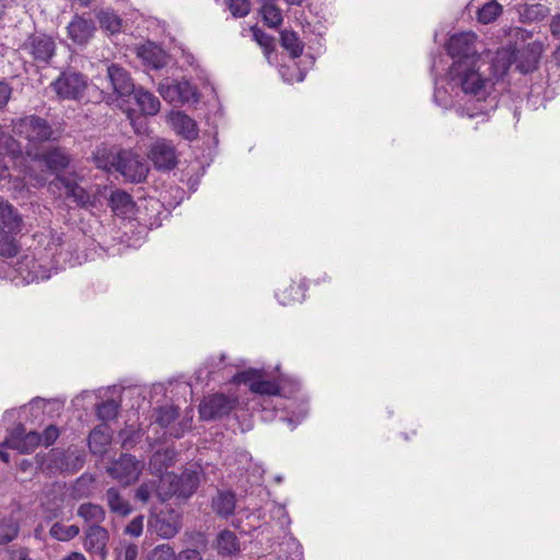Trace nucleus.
<instances>
[{
    "mask_svg": "<svg viewBox=\"0 0 560 560\" xmlns=\"http://www.w3.org/2000/svg\"><path fill=\"white\" fill-rule=\"evenodd\" d=\"M231 14L235 18H244L250 12L249 0H224Z\"/></svg>",
    "mask_w": 560,
    "mask_h": 560,
    "instance_id": "47",
    "label": "nucleus"
},
{
    "mask_svg": "<svg viewBox=\"0 0 560 560\" xmlns=\"http://www.w3.org/2000/svg\"><path fill=\"white\" fill-rule=\"evenodd\" d=\"M96 19L100 23L101 28L110 34H117L121 31L122 20L112 9H106V10L100 11L96 14Z\"/></svg>",
    "mask_w": 560,
    "mask_h": 560,
    "instance_id": "32",
    "label": "nucleus"
},
{
    "mask_svg": "<svg viewBox=\"0 0 560 560\" xmlns=\"http://www.w3.org/2000/svg\"><path fill=\"white\" fill-rule=\"evenodd\" d=\"M21 49L32 59L42 65H48L56 54V43L46 34H31L23 43Z\"/></svg>",
    "mask_w": 560,
    "mask_h": 560,
    "instance_id": "11",
    "label": "nucleus"
},
{
    "mask_svg": "<svg viewBox=\"0 0 560 560\" xmlns=\"http://www.w3.org/2000/svg\"><path fill=\"white\" fill-rule=\"evenodd\" d=\"M68 36L75 44H86L95 32L92 19H85L75 14L67 26Z\"/></svg>",
    "mask_w": 560,
    "mask_h": 560,
    "instance_id": "18",
    "label": "nucleus"
},
{
    "mask_svg": "<svg viewBox=\"0 0 560 560\" xmlns=\"http://www.w3.org/2000/svg\"><path fill=\"white\" fill-rule=\"evenodd\" d=\"M20 525L13 518H0V546L8 545L16 539Z\"/></svg>",
    "mask_w": 560,
    "mask_h": 560,
    "instance_id": "38",
    "label": "nucleus"
},
{
    "mask_svg": "<svg viewBox=\"0 0 560 560\" xmlns=\"http://www.w3.org/2000/svg\"><path fill=\"white\" fill-rule=\"evenodd\" d=\"M179 416L178 407L164 406L158 409V416L155 422L161 428L170 427Z\"/></svg>",
    "mask_w": 560,
    "mask_h": 560,
    "instance_id": "43",
    "label": "nucleus"
},
{
    "mask_svg": "<svg viewBox=\"0 0 560 560\" xmlns=\"http://www.w3.org/2000/svg\"><path fill=\"white\" fill-rule=\"evenodd\" d=\"M12 96V86L4 80H0V110L9 103Z\"/></svg>",
    "mask_w": 560,
    "mask_h": 560,
    "instance_id": "50",
    "label": "nucleus"
},
{
    "mask_svg": "<svg viewBox=\"0 0 560 560\" xmlns=\"http://www.w3.org/2000/svg\"><path fill=\"white\" fill-rule=\"evenodd\" d=\"M199 475L195 470L185 469L180 474L166 472L161 477L159 498L166 501L172 497L188 499L199 487Z\"/></svg>",
    "mask_w": 560,
    "mask_h": 560,
    "instance_id": "2",
    "label": "nucleus"
},
{
    "mask_svg": "<svg viewBox=\"0 0 560 560\" xmlns=\"http://www.w3.org/2000/svg\"><path fill=\"white\" fill-rule=\"evenodd\" d=\"M132 95L143 115L154 116L160 112L161 102L152 92L139 86Z\"/></svg>",
    "mask_w": 560,
    "mask_h": 560,
    "instance_id": "25",
    "label": "nucleus"
},
{
    "mask_svg": "<svg viewBox=\"0 0 560 560\" xmlns=\"http://www.w3.org/2000/svg\"><path fill=\"white\" fill-rule=\"evenodd\" d=\"M12 177L9 167L0 164V183Z\"/></svg>",
    "mask_w": 560,
    "mask_h": 560,
    "instance_id": "58",
    "label": "nucleus"
},
{
    "mask_svg": "<svg viewBox=\"0 0 560 560\" xmlns=\"http://www.w3.org/2000/svg\"><path fill=\"white\" fill-rule=\"evenodd\" d=\"M58 180L65 188L66 197L72 199L77 206L84 208L91 203L90 194L74 180L68 177H58Z\"/></svg>",
    "mask_w": 560,
    "mask_h": 560,
    "instance_id": "26",
    "label": "nucleus"
},
{
    "mask_svg": "<svg viewBox=\"0 0 560 560\" xmlns=\"http://www.w3.org/2000/svg\"><path fill=\"white\" fill-rule=\"evenodd\" d=\"M520 34H521L522 38H527V37L532 36L530 32L518 28L516 35L518 36Z\"/></svg>",
    "mask_w": 560,
    "mask_h": 560,
    "instance_id": "61",
    "label": "nucleus"
},
{
    "mask_svg": "<svg viewBox=\"0 0 560 560\" xmlns=\"http://www.w3.org/2000/svg\"><path fill=\"white\" fill-rule=\"evenodd\" d=\"M0 459L8 464L10 462V455L8 452L0 450Z\"/></svg>",
    "mask_w": 560,
    "mask_h": 560,
    "instance_id": "60",
    "label": "nucleus"
},
{
    "mask_svg": "<svg viewBox=\"0 0 560 560\" xmlns=\"http://www.w3.org/2000/svg\"><path fill=\"white\" fill-rule=\"evenodd\" d=\"M70 156L63 148L54 147L43 152L37 150L32 152L31 162L44 163L47 170L58 173L66 170L70 164Z\"/></svg>",
    "mask_w": 560,
    "mask_h": 560,
    "instance_id": "13",
    "label": "nucleus"
},
{
    "mask_svg": "<svg viewBox=\"0 0 560 560\" xmlns=\"http://www.w3.org/2000/svg\"><path fill=\"white\" fill-rule=\"evenodd\" d=\"M51 89L61 100L80 101L88 90V78L74 71H63L51 82Z\"/></svg>",
    "mask_w": 560,
    "mask_h": 560,
    "instance_id": "7",
    "label": "nucleus"
},
{
    "mask_svg": "<svg viewBox=\"0 0 560 560\" xmlns=\"http://www.w3.org/2000/svg\"><path fill=\"white\" fill-rule=\"evenodd\" d=\"M264 23L268 27L276 28L283 22L281 10L271 2H265L260 9Z\"/></svg>",
    "mask_w": 560,
    "mask_h": 560,
    "instance_id": "36",
    "label": "nucleus"
},
{
    "mask_svg": "<svg viewBox=\"0 0 560 560\" xmlns=\"http://www.w3.org/2000/svg\"><path fill=\"white\" fill-rule=\"evenodd\" d=\"M160 490L161 483L158 486L155 480L144 481L137 488L135 499L142 503H147L153 493L159 495Z\"/></svg>",
    "mask_w": 560,
    "mask_h": 560,
    "instance_id": "44",
    "label": "nucleus"
},
{
    "mask_svg": "<svg viewBox=\"0 0 560 560\" xmlns=\"http://www.w3.org/2000/svg\"><path fill=\"white\" fill-rule=\"evenodd\" d=\"M119 407V404H117L114 399H107L97 405L96 416L100 420L103 421V423L114 420L118 416Z\"/></svg>",
    "mask_w": 560,
    "mask_h": 560,
    "instance_id": "41",
    "label": "nucleus"
},
{
    "mask_svg": "<svg viewBox=\"0 0 560 560\" xmlns=\"http://www.w3.org/2000/svg\"><path fill=\"white\" fill-rule=\"evenodd\" d=\"M59 434H60L59 429L56 425L50 424L40 434L42 443L45 446H50L59 438Z\"/></svg>",
    "mask_w": 560,
    "mask_h": 560,
    "instance_id": "49",
    "label": "nucleus"
},
{
    "mask_svg": "<svg viewBox=\"0 0 560 560\" xmlns=\"http://www.w3.org/2000/svg\"><path fill=\"white\" fill-rule=\"evenodd\" d=\"M502 5L495 1L485 3L477 12V19L482 24H489L495 21L502 14Z\"/></svg>",
    "mask_w": 560,
    "mask_h": 560,
    "instance_id": "37",
    "label": "nucleus"
},
{
    "mask_svg": "<svg viewBox=\"0 0 560 560\" xmlns=\"http://www.w3.org/2000/svg\"><path fill=\"white\" fill-rule=\"evenodd\" d=\"M555 60L560 63V47L553 52Z\"/></svg>",
    "mask_w": 560,
    "mask_h": 560,
    "instance_id": "63",
    "label": "nucleus"
},
{
    "mask_svg": "<svg viewBox=\"0 0 560 560\" xmlns=\"http://www.w3.org/2000/svg\"><path fill=\"white\" fill-rule=\"evenodd\" d=\"M138 556V547L135 545H129L125 549L124 559L125 560H136Z\"/></svg>",
    "mask_w": 560,
    "mask_h": 560,
    "instance_id": "57",
    "label": "nucleus"
},
{
    "mask_svg": "<svg viewBox=\"0 0 560 560\" xmlns=\"http://www.w3.org/2000/svg\"><path fill=\"white\" fill-rule=\"evenodd\" d=\"M108 205L116 215L121 217L132 213L136 206L132 197L124 190L113 191Z\"/></svg>",
    "mask_w": 560,
    "mask_h": 560,
    "instance_id": "28",
    "label": "nucleus"
},
{
    "mask_svg": "<svg viewBox=\"0 0 560 560\" xmlns=\"http://www.w3.org/2000/svg\"><path fill=\"white\" fill-rule=\"evenodd\" d=\"M236 495L231 490H218L211 500V510L213 513L224 520H228L235 513Z\"/></svg>",
    "mask_w": 560,
    "mask_h": 560,
    "instance_id": "19",
    "label": "nucleus"
},
{
    "mask_svg": "<svg viewBox=\"0 0 560 560\" xmlns=\"http://www.w3.org/2000/svg\"><path fill=\"white\" fill-rule=\"evenodd\" d=\"M21 231L0 232V257L9 259L14 258L21 250L18 235Z\"/></svg>",
    "mask_w": 560,
    "mask_h": 560,
    "instance_id": "30",
    "label": "nucleus"
},
{
    "mask_svg": "<svg viewBox=\"0 0 560 560\" xmlns=\"http://www.w3.org/2000/svg\"><path fill=\"white\" fill-rule=\"evenodd\" d=\"M144 516L138 515L133 517L125 528V534L131 537H139L143 532Z\"/></svg>",
    "mask_w": 560,
    "mask_h": 560,
    "instance_id": "48",
    "label": "nucleus"
},
{
    "mask_svg": "<svg viewBox=\"0 0 560 560\" xmlns=\"http://www.w3.org/2000/svg\"><path fill=\"white\" fill-rule=\"evenodd\" d=\"M149 158L154 167L161 171H171L177 164L175 148L165 140H159L152 145Z\"/></svg>",
    "mask_w": 560,
    "mask_h": 560,
    "instance_id": "16",
    "label": "nucleus"
},
{
    "mask_svg": "<svg viewBox=\"0 0 560 560\" xmlns=\"http://www.w3.org/2000/svg\"><path fill=\"white\" fill-rule=\"evenodd\" d=\"M120 160V150L105 144L98 145L93 153V161L97 168L106 172H116Z\"/></svg>",
    "mask_w": 560,
    "mask_h": 560,
    "instance_id": "21",
    "label": "nucleus"
},
{
    "mask_svg": "<svg viewBox=\"0 0 560 560\" xmlns=\"http://www.w3.org/2000/svg\"><path fill=\"white\" fill-rule=\"evenodd\" d=\"M148 527L159 537L171 539L175 537L182 528V514L172 508L152 512L148 520Z\"/></svg>",
    "mask_w": 560,
    "mask_h": 560,
    "instance_id": "8",
    "label": "nucleus"
},
{
    "mask_svg": "<svg viewBox=\"0 0 560 560\" xmlns=\"http://www.w3.org/2000/svg\"><path fill=\"white\" fill-rule=\"evenodd\" d=\"M476 42L477 35L474 32H462L450 37L445 49L453 62H475L479 61Z\"/></svg>",
    "mask_w": 560,
    "mask_h": 560,
    "instance_id": "6",
    "label": "nucleus"
},
{
    "mask_svg": "<svg viewBox=\"0 0 560 560\" xmlns=\"http://www.w3.org/2000/svg\"><path fill=\"white\" fill-rule=\"evenodd\" d=\"M10 560H32L28 550L24 547L13 548L9 550Z\"/></svg>",
    "mask_w": 560,
    "mask_h": 560,
    "instance_id": "53",
    "label": "nucleus"
},
{
    "mask_svg": "<svg viewBox=\"0 0 560 560\" xmlns=\"http://www.w3.org/2000/svg\"><path fill=\"white\" fill-rule=\"evenodd\" d=\"M33 149L27 148L25 152L22 151L21 143L10 133H5L0 144V153L8 155L14 164V167L19 170L18 178L34 179L37 185H43L45 178L42 175H37L32 166L30 165V159L32 156Z\"/></svg>",
    "mask_w": 560,
    "mask_h": 560,
    "instance_id": "4",
    "label": "nucleus"
},
{
    "mask_svg": "<svg viewBox=\"0 0 560 560\" xmlns=\"http://www.w3.org/2000/svg\"><path fill=\"white\" fill-rule=\"evenodd\" d=\"M106 72L113 90L110 94H107V101L128 103L137 89L130 72L118 63H110Z\"/></svg>",
    "mask_w": 560,
    "mask_h": 560,
    "instance_id": "5",
    "label": "nucleus"
},
{
    "mask_svg": "<svg viewBox=\"0 0 560 560\" xmlns=\"http://www.w3.org/2000/svg\"><path fill=\"white\" fill-rule=\"evenodd\" d=\"M40 444V434L36 431L25 432L22 425L16 427L5 439V445L8 447L16 450L22 454L32 453Z\"/></svg>",
    "mask_w": 560,
    "mask_h": 560,
    "instance_id": "15",
    "label": "nucleus"
},
{
    "mask_svg": "<svg viewBox=\"0 0 560 560\" xmlns=\"http://www.w3.org/2000/svg\"><path fill=\"white\" fill-rule=\"evenodd\" d=\"M250 32L254 40L262 48L265 56L269 58L275 50V38L256 25L250 27Z\"/></svg>",
    "mask_w": 560,
    "mask_h": 560,
    "instance_id": "39",
    "label": "nucleus"
},
{
    "mask_svg": "<svg viewBox=\"0 0 560 560\" xmlns=\"http://www.w3.org/2000/svg\"><path fill=\"white\" fill-rule=\"evenodd\" d=\"M112 436L113 431L107 423L96 425L89 434L90 451L95 455H103L112 442Z\"/></svg>",
    "mask_w": 560,
    "mask_h": 560,
    "instance_id": "20",
    "label": "nucleus"
},
{
    "mask_svg": "<svg viewBox=\"0 0 560 560\" xmlns=\"http://www.w3.org/2000/svg\"><path fill=\"white\" fill-rule=\"evenodd\" d=\"M170 122L174 131L186 140H194L198 137L196 121L183 112L172 113Z\"/></svg>",
    "mask_w": 560,
    "mask_h": 560,
    "instance_id": "22",
    "label": "nucleus"
},
{
    "mask_svg": "<svg viewBox=\"0 0 560 560\" xmlns=\"http://www.w3.org/2000/svg\"><path fill=\"white\" fill-rule=\"evenodd\" d=\"M280 44L293 59L299 58L303 54L304 44L294 31L283 30L280 33Z\"/></svg>",
    "mask_w": 560,
    "mask_h": 560,
    "instance_id": "33",
    "label": "nucleus"
},
{
    "mask_svg": "<svg viewBox=\"0 0 560 560\" xmlns=\"http://www.w3.org/2000/svg\"><path fill=\"white\" fill-rule=\"evenodd\" d=\"M63 560H86V558L81 552L72 551Z\"/></svg>",
    "mask_w": 560,
    "mask_h": 560,
    "instance_id": "59",
    "label": "nucleus"
},
{
    "mask_svg": "<svg viewBox=\"0 0 560 560\" xmlns=\"http://www.w3.org/2000/svg\"><path fill=\"white\" fill-rule=\"evenodd\" d=\"M108 540V530L101 525L94 524V526H88L85 529L83 546L88 552L105 558Z\"/></svg>",
    "mask_w": 560,
    "mask_h": 560,
    "instance_id": "17",
    "label": "nucleus"
},
{
    "mask_svg": "<svg viewBox=\"0 0 560 560\" xmlns=\"http://www.w3.org/2000/svg\"><path fill=\"white\" fill-rule=\"evenodd\" d=\"M62 513V510L60 506H56L52 509H45V520L52 521L55 518H58Z\"/></svg>",
    "mask_w": 560,
    "mask_h": 560,
    "instance_id": "55",
    "label": "nucleus"
},
{
    "mask_svg": "<svg viewBox=\"0 0 560 560\" xmlns=\"http://www.w3.org/2000/svg\"><path fill=\"white\" fill-rule=\"evenodd\" d=\"M77 515L89 526H94V524L101 525L105 521L106 512L102 505L86 502L79 505Z\"/></svg>",
    "mask_w": 560,
    "mask_h": 560,
    "instance_id": "29",
    "label": "nucleus"
},
{
    "mask_svg": "<svg viewBox=\"0 0 560 560\" xmlns=\"http://www.w3.org/2000/svg\"><path fill=\"white\" fill-rule=\"evenodd\" d=\"M23 220L18 210L0 199V232L22 231Z\"/></svg>",
    "mask_w": 560,
    "mask_h": 560,
    "instance_id": "24",
    "label": "nucleus"
},
{
    "mask_svg": "<svg viewBox=\"0 0 560 560\" xmlns=\"http://www.w3.org/2000/svg\"><path fill=\"white\" fill-rule=\"evenodd\" d=\"M143 468L144 464L142 460L137 459L131 454L124 453L112 463L107 471L121 486L128 487L138 481Z\"/></svg>",
    "mask_w": 560,
    "mask_h": 560,
    "instance_id": "9",
    "label": "nucleus"
},
{
    "mask_svg": "<svg viewBox=\"0 0 560 560\" xmlns=\"http://www.w3.org/2000/svg\"><path fill=\"white\" fill-rule=\"evenodd\" d=\"M176 560H202L200 552L194 548H186L175 553Z\"/></svg>",
    "mask_w": 560,
    "mask_h": 560,
    "instance_id": "52",
    "label": "nucleus"
},
{
    "mask_svg": "<svg viewBox=\"0 0 560 560\" xmlns=\"http://www.w3.org/2000/svg\"><path fill=\"white\" fill-rule=\"evenodd\" d=\"M307 284L304 278H294L284 281L278 288L276 298L283 306L301 303L305 299Z\"/></svg>",
    "mask_w": 560,
    "mask_h": 560,
    "instance_id": "14",
    "label": "nucleus"
},
{
    "mask_svg": "<svg viewBox=\"0 0 560 560\" xmlns=\"http://www.w3.org/2000/svg\"><path fill=\"white\" fill-rule=\"evenodd\" d=\"M106 502L109 511L121 517L128 516L132 512V506L119 492L117 488H109L105 492Z\"/></svg>",
    "mask_w": 560,
    "mask_h": 560,
    "instance_id": "27",
    "label": "nucleus"
},
{
    "mask_svg": "<svg viewBox=\"0 0 560 560\" xmlns=\"http://www.w3.org/2000/svg\"><path fill=\"white\" fill-rule=\"evenodd\" d=\"M80 533V528L78 525H65L60 522H56L49 529V535L51 538L58 541H69L77 537Z\"/></svg>",
    "mask_w": 560,
    "mask_h": 560,
    "instance_id": "35",
    "label": "nucleus"
},
{
    "mask_svg": "<svg viewBox=\"0 0 560 560\" xmlns=\"http://www.w3.org/2000/svg\"><path fill=\"white\" fill-rule=\"evenodd\" d=\"M478 62H453L448 69V78L463 93L482 101L490 94L493 82L480 72Z\"/></svg>",
    "mask_w": 560,
    "mask_h": 560,
    "instance_id": "1",
    "label": "nucleus"
},
{
    "mask_svg": "<svg viewBox=\"0 0 560 560\" xmlns=\"http://www.w3.org/2000/svg\"><path fill=\"white\" fill-rule=\"evenodd\" d=\"M261 377H262V374L259 370L248 369V370L236 373L232 377V382L234 384H245L248 386L249 390L252 392V386L257 384Z\"/></svg>",
    "mask_w": 560,
    "mask_h": 560,
    "instance_id": "42",
    "label": "nucleus"
},
{
    "mask_svg": "<svg viewBox=\"0 0 560 560\" xmlns=\"http://www.w3.org/2000/svg\"><path fill=\"white\" fill-rule=\"evenodd\" d=\"M171 92L177 94L179 100L183 101V102L189 101L190 94H194L192 93V86L187 81H185V82H177L173 86H167L166 88V93L164 92V88L163 86L161 89V94H162V96L164 98L168 97Z\"/></svg>",
    "mask_w": 560,
    "mask_h": 560,
    "instance_id": "45",
    "label": "nucleus"
},
{
    "mask_svg": "<svg viewBox=\"0 0 560 560\" xmlns=\"http://www.w3.org/2000/svg\"><path fill=\"white\" fill-rule=\"evenodd\" d=\"M518 13L523 23L539 22L546 18L548 8L540 3L523 4L518 9Z\"/></svg>",
    "mask_w": 560,
    "mask_h": 560,
    "instance_id": "34",
    "label": "nucleus"
},
{
    "mask_svg": "<svg viewBox=\"0 0 560 560\" xmlns=\"http://www.w3.org/2000/svg\"><path fill=\"white\" fill-rule=\"evenodd\" d=\"M147 560H176L175 550L170 544H161L154 547Z\"/></svg>",
    "mask_w": 560,
    "mask_h": 560,
    "instance_id": "46",
    "label": "nucleus"
},
{
    "mask_svg": "<svg viewBox=\"0 0 560 560\" xmlns=\"http://www.w3.org/2000/svg\"><path fill=\"white\" fill-rule=\"evenodd\" d=\"M106 98L104 91H100L95 102H100Z\"/></svg>",
    "mask_w": 560,
    "mask_h": 560,
    "instance_id": "64",
    "label": "nucleus"
},
{
    "mask_svg": "<svg viewBox=\"0 0 560 560\" xmlns=\"http://www.w3.org/2000/svg\"><path fill=\"white\" fill-rule=\"evenodd\" d=\"M137 56L147 67L152 69H161L165 66V54L163 49L152 42L140 45L137 48Z\"/></svg>",
    "mask_w": 560,
    "mask_h": 560,
    "instance_id": "23",
    "label": "nucleus"
},
{
    "mask_svg": "<svg viewBox=\"0 0 560 560\" xmlns=\"http://www.w3.org/2000/svg\"><path fill=\"white\" fill-rule=\"evenodd\" d=\"M281 386L276 380H264L252 386V393L258 394L261 396H280L281 395Z\"/></svg>",
    "mask_w": 560,
    "mask_h": 560,
    "instance_id": "40",
    "label": "nucleus"
},
{
    "mask_svg": "<svg viewBox=\"0 0 560 560\" xmlns=\"http://www.w3.org/2000/svg\"><path fill=\"white\" fill-rule=\"evenodd\" d=\"M550 32L553 37L560 38V14L552 19L550 23Z\"/></svg>",
    "mask_w": 560,
    "mask_h": 560,
    "instance_id": "56",
    "label": "nucleus"
},
{
    "mask_svg": "<svg viewBox=\"0 0 560 560\" xmlns=\"http://www.w3.org/2000/svg\"><path fill=\"white\" fill-rule=\"evenodd\" d=\"M307 401L301 400V402L299 404V412L295 419L293 417H288L285 420L292 428H294L301 420H303L307 416Z\"/></svg>",
    "mask_w": 560,
    "mask_h": 560,
    "instance_id": "51",
    "label": "nucleus"
},
{
    "mask_svg": "<svg viewBox=\"0 0 560 560\" xmlns=\"http://www.w3.org/2000/svg\"><path fill=\"white\" fill-rule=\"evenodd\" d=\"M217 549L220 556H232L240 551V542L235 533L222 530L217 537Z\"/></svg>",
    "mask_w": 560,
    "mask_h": 560,
    "instance_id": "31",
    "label": "nucleus"
},
{
    "mask_svg": "<svg viewBox=\"0 0 560 560\" xmlns=\"http://www.w3.org/2000/svg\"><path fill=\"white\" fill-rule=\"evenodd\" d=\"M528 50L534 57V63L537 65L538 58L542 51V44L540 42H533L528 45ZM536 66H534L535 68Z\"/></svg>",
    "mask_w": 560,
    "mask_h": 560,
    "instance_id": "54",
    "label": "nucleus"
},
{
    "mask_svg": "<svg viewBox=\"0 0 560 560\" xmlns=\"http://www.w3.org/2000/svg\"><path fill=\"white\" fill-rule=\"evenodd\" d=\"M238 405L236 396L222 393L206 396L199 405V415L202 420H215L229 416Z\"/></svg>",
    "mask_w": 560,
    "mask_h": 560,
    "instance_id": "10",
    "label": "nucleus"
},
{
    "mask_svg": "<svg viewBox=\"0 0 560 560\" xmlns=\"http://www.w3.org/2000/svg\"><path fill=\"white\" fill-rule=\"evenodd\" d=\"M284 1L288 2L289 4L300 5V4H302V2L304 0H284Z\"/></svg>",
    "mask_w": 560,
    "mask_h": 560,
    "instance_id": "62",
    "label": "nucleus"
},
{
    "mask_svg": "<svg viewBox=\"0 0 560 560\" xmlns=\"http://www.w3.org/2000/svg\"><path fill=\"white\" fill-rule=\"evenodd\" d=\"M116 172L131 183H141L147 178L149 167L139 154L131 150H120V160Z\"/></svg>",
    "mask_w": 560,
    "mask_h": 560,
    "instance_id": "12",
    "label": "nucleus"
},
{
    "mask_svg": "<svg viewBox=\"0 0 560 560\" xmlns=\"http://www.w3.org/2000/svg\"><path fill=\"white\" fill-rule=\"evenodd\" d=\"M12 131L28 142L27 148L55 140L51 125L43 117L27 115L12 120Z\"/></svg>",
    "mask_w": 560,
    "mask_h": 560,
    "instance_id": "3",
    "label": "nucleus"
}]
</instances>
